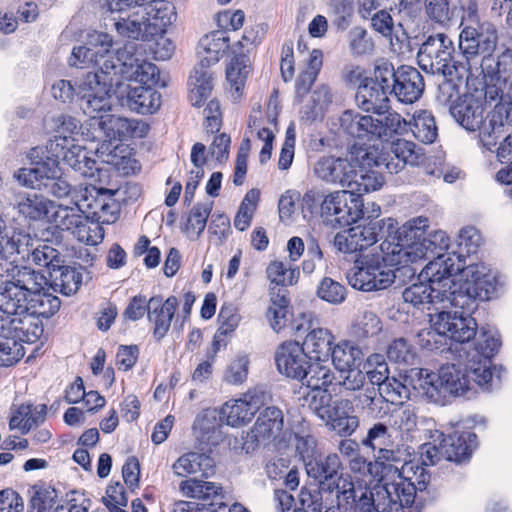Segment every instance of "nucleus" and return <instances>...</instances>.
Here are the masks:
<instances>
[{
	"label": "nucleus",
	"instance_id": "60",
	"mask_svg": "<svg viewBox=\"0 0 512 512\" xmlns=\"http://www.w3.org/2000/svg\"><path fill=\"white\" fill-rule=\"evenodd\" d=\"M398 69L395 70L393 65L384 59L377 60L374 66L373 78L368 82L374 86L381 88L383 91L392 95V89L396 84Z\"/></svg>",
	"mask_w": 512,
	"mask_h": 512
},
{
	"label": "nucleus",
	"instance_id": "62",
	"mask_svg": "<svg viewBox=\"0 0 512 512\" xmlns=\"http://www.w3.org/2000/svg\"><path fill=\"white\" fill-rule=\"evenodd\" d=\"M381 329L379 317L374 312L367 310L360 312L352 325V333L358 339L372 337Z\"/></svg>",
	"mask_w": 512,
	"mask_h": 512
},
{
	"label": "nucleus",
	"instance_id": "5",
	"mask_svg": "<svg viewBox=\"0 0 512 512\" xmlns=\"http://www.w3.org/2000/svg\"><path fill=\"white\" fill-rule=\"evenodd\" d=\"M385 238L379 246L380 252L361 255L354 261V266L347 274L348 283L361 291H377L390 287L395 280L394 271L388 266L406 267V263L391 261L383 250Z\"/></svg>",
	"mask_w": 512,
	"mask_h": 512
},
{
	"label": "nucleus",
	"instance_id": "57",
	"mask_svg": "<svg viewBox=\"0 0 512 512\" xmlns=\"http://www.w3.org/2000/svg\"><path fill=\"white\" fill-rule=\"evenodd\" d=\"M409 375L403 379L395 377L389 378L383 386H381L379 394L386 402L392 404H402L410 398L411 384H409Z\"/></svg>",
	"mask_w": 512,
	"mask_h": 512
},
{
	"label": "nucleus",
	"instance_id": "8",
	"mask_svg": "<svg viewBox=\"0 0 512 512\" xmlns=\"http://www.w3.org/2000/svg\"><path fill=\"white\" fill-rule=\"evenodd\" d=\"M136 44L128 43L115 51V55L107 57L101 64V69L106 74H114L115 77L123 76L128 80L140 83V86H162L160 73L157 66L151 62L140 60L135 55Z\"/></svg>",
	"mask_w": 512,
	"mask_h": 512
},
{
	"label": "nucleus",
	"instance_id": "2",
	"mask_svg": "<svg viewBox=\"0 0 512 512\" xmlns=\"http://www.w3.org/2000/svg\"><path fill=\"white\" fill-rule=\"evenodd\" d=\"M429 221L426 217H416L407 221L398 233V237H389L383 245V250L390 256L391 261L406 263L407 266L428 258L429 256L449 257L453 254H442L450 245V239L445 231L436 230L427 234Z\"/></svg>",
	"mask_w": 512,
	"mask_h": 512
},
{
	"label": "nucleus",
	"instance_id": "59",
	"mask_svg": "<svg viewBox=\"0 0 512 512\" xmlns=\"http://www.w3.org/2000/svg\"><path fill=\"white\" fill-rule=\"evenodd\" d=\"M321 67L322 53L319 50H313L310 54L307 69L298 76L295 83V92L298 98L303 97L310 90Z\"/></svg>",
	"mask_w": 512,
	"mask_h": 512
},
{
	"label": "nucleus",
	"instance_id": "61",
	"mask_svg": "<svg viewBox=\"0 0 512 512\" xmlns=\"http://www.w3.org/2000/svg\"><path fill=\"white\" fill-rule=\"evenodd\" d=\"M212 203H202L195 205L189 213L185 232L188 238L196 240L202 234L206 227L207 219L211 212Z\"/></svg>",
	"mask_w": 512,
	"mask_h": 512
},
{
	"label": "nucleus",
	"instance_id": "36",
	"mask_svg": "<svg viewBox=\"0 0 512 512\" xmlns=\"http://www.w3.org/2000/svg\"><path fill=\"white\" fill-rule=\"evenodd\" d=\"M41 150L39 148L31 149L28 157L31 160L34 167L31 168H20L14 173V178L24 187L31 189H43V182L45 181L47 174H49L50 163L48 159L46 161H35L39 158Z\"/></svg>",
	"mask_w": 512,
	"mask_h": 512
},
{
	"label": "nucleus",
	"instance_id": "48",
	"mask_svg": "<svg viewBox=\"0 0 512 512\" xmlns=\"http://www.w3.org/2000/svg\"><path fill=\"white\" fill-rule=\"evenodd\" d=\"M388 422V426L394 431L396 437L401 443L405 444L410 439L411 433L416 429L417 416L413 409L407 407L394 410Z\"/></svg>",
	"mask_w": 512,
	"mask_h": 512
},
{
	"label": "nucleus",
	"instance_id": "47",
	"mask_svg": "<svg viewBox=\"0 0 512 512\" xmlns=\"http://www.w3.org/2000/svg\"><path fill=\"white\" fill-rule=\"evenodd\" d=\"M287 436H289L287 438L289 441L293 437L295 450L304 462L312 459L316 449V439L311 435L309 424L306 421L301 420L292 424Z\"/></svg>",
	"mask_w": 512,
	"mask_h": 512
},
{
	"label": "nucleus",
	"instance_id": "13",
	"mask_svg": "<svg viewBox=\"0 0 512 512\" xmlns=\"http://www.w3.org/2000/svg\"><path fill=\"white\" fill-rule=\"evenodd\" d=\"M320 216L332 228L349 226L364 216L363 200L350 190L331 192L321 202Z\"/></svg>",
	"mask_w": 512,
	"mask_h": 512
},
{
	"label": "nucleus",
	"instance_id": "27",
	"mask_svg": "<svg viewBox=\"0 0 512 512\" xmlns=\"http://www.w3.org/2000/svg\"><path fill=\"white\" fill-rule=\"evenodd\" d=\"M409 384L422 397L428 401L444 405L447 393L440 386V373L428 369H412L409 374Z\"/></svg>",
	"mask_w": 512,
	"mask_h": 512
},
{
	"label": "nucleus",
	"instance_id": "18",
	"mask_svg": "<svg viewBox=\"0 0 512 512\" xmlns=\"http://www.w3.org/2000/svg\"><path fill=\"white\" fill-rule=\"evenodd\" d=\"M49 161H56L59 165L60 161L79 172L83 176H92V169L95 164L86 156L84 148L76 143L75 138L67 136H54L47 146Z\"/></svg>",
	"mask_w": 512,
	"mask_h": 512
},
{
	"label": "nucleus",
	"instance_id": "24",
	"mask_svg": "<svg viewBox=\"0 0 512 512\" xmlns=\"http://www.w3.org/2000/svg\"><path fill=\"white\" fill-rule=\"evenodd\" d=\"M313 171L318 179L328 184H339L348 189L355 177V168L347 158L341 157H321L315 163Z\"/></svg>",
	"mask_w": 512,
	"mask_h": 512
},
{
	"label": "nucleus",
	"instance_id": "37",
	"mask_svg": "<svg viewBox=\"0 0 512 512\" xmlns=\"http://www.w3.org/2000/svg\"><path fill=\"white\" fill-rule=\"evenodd\" d=\"M97 196L90 195L89 197H85L82 201H85V210L84 213L87 217L92 219L93 223L100 224H111L114 223L118 216V209L115 201L111 199H106L104 197L105 193L97 191Z\"/></svg>",
	"mask_w": 512,
	"mask_h": 512
},
{
	"label": "nucleus",
	"instance_id": "4",
	"mask_svg": "<svg viewBox=\"0 0 512 512\" xmlns=\"http://www.w3.org/2000/svg\"><path fill=\"white\" fill-rule=\"evenodd\" d=\"M440 386L447 396H461L475 386L489 391L500 383V368L492 366L487 359L469 358L465 364L448 363L439 368Z\"/></svg>",
	"mask_w": 512,
	"mask_h": 512
},
{
	"label": "nucleus",
	"instance_id": "33",
	"mask_svg": "<svg viewBox=\"0 0 512 512\" xmlns=\"http://www.w3.org/2000/svg\"><path fill=\"white\" fill-rule=\"evenodd\" d=\"M51 222L60 230L72 232L77 224L84 221L85 201L71 198L69 203L55 204L52 208Z\"/></svg>",
	"mask_w": 512,
	"mask_h": 512
},
{
	"label": "nucleus",
	"instance_id": "43",
	"mask_svg": "<svg viewBox=\"0 0 512 512\" xmlns=\"http://www.w3.org/2000/svg\"><path fill=\"white\" fill-rule=\"evenodd\" d=\"M340 127L344 132L355 138H374V118L358 112L347 110L342 113Z\"/></svg>",
	"mask_w": 512,
	"mask_h": 512
},
{
	"label": "nucleus",
	"instance_id": "54",
	"mask_svg": "<svg viewBox=\"0 0 512 512\" xmlns=\"http://www.w3.org/2000/svg\"><path fill=\"white\" fill-rule=\"evenodd\" d=\"M220 489L214 482L197 478H189L179 484V491L183 497L197 500H209L218 495Z\"/></svg>",
	"mask_w": 512,
	"mask_h": 512
},
{
	"label": "nucleus",
	"instance_id": "58",
	"mask_svg": "<svg viewBox=\"0 0 512 512\" xmlns=\"http://www.w3.org/2000/svg\"><path fill=\"white\" fill-rule=\"evenodd\" d=\"M30 495L28 512H58L57 493L54 489L35 485L31 488Z\"/></svg>",
	"mask_w": 512,
	"mask_h": 512
},
{
	"label": "nucleus",
	"instance_id": "30",
	"mask_svg": "<svg viewBox=\"0 0 512 512\" xmlns=\"http://www.w3.org/2000/svg\"><path fill=\"white\" fill-rule=\"evenodd\" d=\"M387 228V237H398L397 222L393 218L381 219L379 221H371L367 225H358L351 228L353 239L357 246L358 251H362L374 245L378 241V235L381 232L383 235L384 228Z\"/></svg>",
	"mask_w": 512,
	"mask_h": 512
},
{
	"label": "nucleus",
	"instance_id": "42",
	"mask_svg": "<svg viewBox=\"0 0 512 512\" xmlns=\"http://www.w3.org/2000/svg\"><path fill=\"white\" fill-rule=\"evenodd\" d=\"M330 358L335 369L343 371L361 366L364 352L357 344L348 340H342L334 345Z\"/></svg>",
	"mask_w": 512,
	"mask_h": 512
},
{
	"label": "nucleus",
	"instance_id": "40",
	"mask_svg": "<svg viewBox=\"0 0 512 512\" xmlns=\"http://www.w3.org/2000/svg\"><path fill=\"white\" fill-rule=\"evenodd\" d=\"M127 105L137 113H154L161 105V95L153 87H132L128 91Z\"/></svg>",
	"mask_w": 512,
	"mask_h": 512
},
{
	"label": "nucleus",
	"instance_id": "49",
	"mask_svg": "<svg viewBox=\"0 0 512 512\" xmlns=\"http://www.w3.org/2000/svg\"><path fill=\"white\" fill-rule=\"evenodd\" d=\"M211 74L206 69L195 68L189 77V99L192 105L202 106L211 94Z\"/></svg>",
	"mask_w": 512,
	"mask_h": 512
},
{
	"label": "nucleus",
	"instance_id": "9",
	"mask_svg": "<svg viewBox=\"0 0 512 512\" xmlns=\"http://www.w3.org/2000/svg\"><path fill=\"white\" fill-rule=\"evenodd\" d=\"M289 430L284 429V414L281 409L269 406L260 411L255 423L246 433L243 449L247 453L263 447L283 449L286 447Z\"/></svg>",
	"mask_w": 512,
	"mask_h": 512
},
{
	"label": "nucleus",
	"instance_id": "31",
	"mask_svg": "<svg viewBox=\"0 0 512 512\" xmlns=\"http://www.w3.org/2000/svg\"><path fill=\"white\" fill-rule=\"evenodd\" d=\"M335 336L327 328H314L308 332L303 344L309 359L317 362H327L334 347Z\"/></svg>",
	"mask_w": 512,
	"mask_h": 512
},
{
	"label": "nucleus",
	"instance_id": "46",
	"mask_svg": "<svg viewBox=\"0 0 512 512\" xmlns=\"http://www.w3.org/2000/svg\"><path fill=\"white\" fill-rule=\"evenodd\" d=\"M53 207V201L36 193L20 196L17 202L18 212L31 220L45 219Z\"/></svg>",
	"mask_w": 512,
	"mask_h": 512
},
{
	"label": "nucleus",
	"instance_id": "52",
	"mask_svg": "<svg viewBox=\"0 0 512 512\" xmlns=\"http://www.w3.org/2000/svg\"><path fill=\"white\" fill-rule=\"evenodd\" d=\"M226 41L217 35L203 37L197 46L200 68L206 69L219 61L221 53L226 49Z\"/></svg>",
	"mask_w": 512,
	"mask_h": 512
},
{
	"label": "nucleus",
	"instance_id": "12",
	"mask_svg": "<svg viewBox=\"0 0 512 512\" xmlns=\"http://www.w3.org/2000/svg\"><path fill=\"white\" fill-rule=\"evenodd\" d=\"M114 74L100 76L98 72H89L78 84L77 96L80 108L91 118L100 113H106L112 108V87L118 84Z\"/></svg>",
	"mask_w": 512,
	"mask_h": 512
},
{
	"label": "nucleus",
	"instance_id": "16",
	"mask_svg": "<svg viewBox=\"0 0 512 512\" xmlns=\"http://www.w3.org/2000/svg\"><path fill=\"white\" fill-rule=\"evenodd\" d=\"M268 400V393L260 387H255L243 394L241 398L223 404L220 419L231 427H240L250 422Z\"/></svg>",
	"mask_w": 512,
	"mask_h": 512
},
{
	"label": "nucleus",
	"instance_id": "64",
	"mask_svg": "<svg viewBox=\"0 0 512 512\" xmlns=\"http://www.w3.org/2000/svg\"><path fill=\"white\" fill-rule=\"evenodd\" d=\"M43 189L56 198H65L71 193V185L61 177V169L56 161H51L49 174L43 182Z\"/></svg>",
	"mask_w": 512,
	"mask_h": 512
},
{
	"label": "nucleus",
	"instance_id": "22",
	"mask_svg": "<svg viewBox=\"0 0 512 512\" xmlns=\"http://www.w3.org/2000/svg\"><path fill=\"white\" fill-rule=\"evenodd\" d=\"M497 43V33L493 28L478 31L474 27L466 26L459 35V49L465 61L470 66V60L480 53L491 54Z\"/></svg>",
	"mask_w": 512,
	"mask_h": 512
},
{
	"label": "nucleus",
	"instance_id": "41",
	"mask_svg": "<svg viewBox=\"0 0 512 512\" xmlns=\"http://www.w3.org/2000/svg\"><path fill=\"white\" fill-rule=\"evenodd\" d=\"M249 58L244 55L233 57L226 68V80L229 92L234 100H238L244 90L246 78L249 74Z\"/></svg>",
	"mask_w": 512,
	"mask_h": 512
},
{
	"label": "nucleus",
	"instance_id": "6",
	"mask_svg": "<svg viewBox=\"0 0 512 512\" xmlns=\"http://www.w3.org/2000/svg\"><path fill=\"white\" fill-rule=\"evenodd\" d=\"M401 469L392 464H383L381 476L377 482L376 495L379 505H386L388 512H403L404 507L411 506L416 496V485L411 477L414 463L402 461Z\"/></svg>",
	"mask_w": 512,
	"mask_h": 512
},
{
	"label": "nucleus",
	"instance_id": "38",
	"mask_svg": "<svg viewBox=\"0 0 512 512\" xmlns=\"http://www.w3.org/2000/svg\"><path fill=\"white\" fill-rule=\"evenodd\" d=\"M46 420V405L33 406L22 404L13 413L10 421V429H17L22 434H27L31 429L44 423Z\"/></svg>",
	"mask_w": 512,
	"mask_h": 512
},
{
	"label": "nucleus",
	"instance_id": "56",
	"mask_svg": "<svg viewBox=\"0 0 512 512\" xmlns=\"http://www.w3.org/2000/svg\"><path fill=\"white\" fill-rule=\"evenodd\" d=\"M427 16L439 24H447L462 6L461 0H424Z\"/></svg>",
	"mask_w": 512,
	"mask_h": 512
},
{
	"label": "nucleus",
	"instance_id": "44",
	"mask_svg": "<svg viewBox=\"0 0 512 512\" xmlns=\"http://www.w3.org/2000/svg\"><path fill=\"white\" fill-rule=\"evenodd\" d=\"M387 114L374 118V138L379 139L382 144L390 142L389 139L395 134H403L410 128V122H407L397 112H386Z\"/></svg>",
	"mask_w": 512,
	"mask_h": 512
},
{
	"label": "nucleus",
	"instance_id": "1",
	"mask_svg": "<svg viewBox=\"0 0 512 512\" xmlns=\"http://www.w3.org/2000/svg\"><path fill=\"white\" fill-rule=\"evenodd\" d=\"M481 265L464 267L456 256L438 257L421 271L423 281L404 289L403 300L413 306L440 305L471 311L476 300H489L492 284Z\"/></svg>",
	"mask_w": 512,
	"mask_h": 512
},
{
	"label": "nucleus",
	"instance_id": "55",
	"mask_svg": "<svg viewBox=\"0 0 512 512\" xmlns=\"http://www.w3.org/2000/svg\"><path fill=\"white\" fill-rule=\"evenodd\" d=\"M340 467L341 461L337 454H329L319 461L311 459L306 462L308 476L320 481L336 477Z\"/></svg>",
	"mask_w": 512,
	"mask_h": 512
},
{
	"label": "nucleus",
	"instance_id": "35",
	"mask_svg": "<svg viewBox=\"0 0 512 512\" xmlns=\"http://www.w3.org/2000/svg\"><path fill=\"white\" fill-rule=\"evenodd\" d=\"M476 435L470 431L454 432L443 439L444 459L454 462L467 460L476 448Z\"/></svg>",
	"mask_w": 512,
	"mask_h": 512
},
{
	"label": "nucleus",
	"instance_id": "26",
	"mask_svg": "<svg viewBox=\"0 0 512 512\" xmlns=\"http://www.w3.org/2000/svg\"><path fill=\"white\" fill-rule=\"evenodd\" d=\"M178 306L177 298L168 297L164 302L160 296L148 300V319L153 324V334L157 340L168 333Z\"/></svg>",
	"mask_w": 512,
	"mask_h": 512
},
{
	"label": "nucleus",
	"instance_id": "28",
	"mask_svg": "<svg viewBox=\"0 0 512 512\" xmlns=\"http://www.w3.org/2000/svg\"><path fill=\"white\" fill-rule=\"evenodd\" d=\"M424 87V79L416 68L401 66L398 68V76L394 89H392V95L398 101L409 104L421 97Z\"/></svg>",
	"mask_w": 512,
	"mask_h": 512
},
{
	"label": "nucleus",
	"instance_id": "25",
	"mask_svg": "<svg viewBox=\"0 0 512 512\" xmlns=\"http://www.w3.org/2000/svg\"><path fill=\"white\" fill-rule=\"evenodd\" d=\"M44 329L42 322L38 317L28 311L21 316L12 317V319H0V334L12 336L19 343H35L43 335Z\"/></svg>",
	"mask_w": 512,
	"mask_h": 512
},
{
	"label": "nucleus",
	"instance_id": "50",
	"mask_svg": "<svg viewBox=\"0 0 512 512\" xmlns=\"http://www.w3.org/2000/svg\"><path fill=\"white\" fill-rule=\"evenodd\" d=\"M50 286L40 290L28 297V312L35 315L49 318L60 308V300L57 296L49 292Z\"/></svg>",
	"mask_w": 512,
	"mask_h": 512
},
{
	"label": "nucleus",
	"instance_id": "10",
	"mask_svg": "<svg viewBox=\"0 0 512 512\" xmlns=\"http://www.w3.org/2000/svg\"><path fill=\"white\" fill-rule=\"evenodd\" d=\"M86 138L90 141L112 142L126 138H143L149 125L137 119H128L112 114L94 116L86 123Z\"/></svg>",
	"mask_w": 512,
	"mask_h": 512
},
{
	"label": "nucleus",
	"instance_id": "7",
	"mask_svg": "<svg viewBox=\"0 0 512 512\" xmlns=\"http://www.w3.org/2000/svg\"><path fill=\"white\" fill-rule=\"evenodd\" d=\"M453 41L444 33L429 36L417 53V61L422 70L431 74L451 75L461 80L469 75L467 62L452 61Z\"/></svg>",
	"mask_w": 512,
	"mask_h": 512
},
{
	"label": "nucleus",
	"instance_id": "29",
	"mask_svg": "<svg viewBox=\"0 0 512 512\" xmlns=\"http://www.w3.org/2000/svg\"><path fill=\"white\" fill-rule=\"evenodd\" d=\"M298 497L302 508L294 512H340L332 492L316 484L303 486Z\"/></svg>",
	"mask_w": 512,
	"mask_h": 512
},
{
	"label": "nucleus",
	"instance_id": "11",
	"mask_svg": "<svg viewBox=\"0 0 512 512\" xmlns=\"http://www.w3.org/2000/svg\"><path fill=\"white\" fill-rule=\"evenodd\" d=\"M482 145L489 151L496 148L500 162L512 158V107L499 106L488 115V123L479 133Z\"/></svg>",
	"mask_w": 512,
	"mask_h": 512
},
{
	"label": "nucleus",
	"instance_id": "19",
	"mask_svg": "<svg viewBox=\"0 0 512 512\" xmlns=\"http://www.w3.org/2000/svg\"><path fill=\"white\" fill-rule=\"evenodd\" d=\"M485 94L481 90H472L467 83V91L450 106L453 118L469 131L479 130L488 123L483 121Z\"/></svg>",
	"mask_w": 512,
	"mask_h": 512
},
{
	"label": "nucleus",
	"instance_id": "15",
	"mask_svg": "<svg viewBox=\"0 0 512 512\" xmlns=\"http://www.w3.org/2000/svg\"><path fill=\"white\" fill-rule=\"evenodd\" d=\"M441 308L440 311L429 314L430 326L438 336L449 338L455 342L464 343L476 335L477 324L474 318L465 316L458 311Z\"/></svg>",
	"mask_w": 512,
	"mask_h": 512
},
{
	"label": "nucleus",
	"instance_id": "53",
	"mask_svg": "<svg viewBox=\"0 0 512 512\" xmlns=\"http://www.w3.org/2000/svg\"><path fill=\"white\" fill-rule=\"evenodd\" d=\"M50 277L53 281V286L60 289L64 295H72L76 293L82 283V274L75 268L70 266H62L53 268L50 271Z\"/></svg>",
	"mask_w": 512,
	"mask_h": 512
},
{
	"label": "nucleus",
	"instance_id": "39",
	"mask_svg": "<svg viewBox=\"0 0 512 512\" xmlns=\"http://www.w3.org/2000/svg\"><path fill=\"white\" fill-rule=\"evenodd\" d=\"M214 461L205 454L189 452L179 457L172 465L175 475L185 477L189 474L201 473L208 477L212 473Z\"/></svg>",
	"mask_w": 512,
	"mask_h": 512
},
{
	"label": "nucleus",
	"instance_id": "14",
	"mask_svg": "<svg viewBox=\"0 0 512 512\" xmlns=\"http://www.w3.org/2000/svg\"><path fill=\"white\" fill-rule=\"evenodd\" d=\"M364 447L377 452V463L405 461L410 456L409 446L401 443L394 431L384 423H375L361 441Z\"/></svg>",
	"mask_w": 512,
	"mask_h": 512
},
{
	"label": "nucleus",
	"instance_id": "17",
	"mask_svg": "<svg viewBox=\"0 0 512 512\" xmlns=\"http://www.w3.org/2000/svg\"><path fill=\"white\" fill-rule=\"evenodd\" d=\"M112 37L105 32L93 31L87 36L86 45L75 47L69 58L70 66L76 68L95 67L100 76H103L101 64L115 51H110Z\"/></svg>",
	"mask_w": 512,
	"mask_h": 512
},
{
	"label": "nucleus",
	"instance_id": "23",
	"mask_svg": "<svg viewBox=\"0 0 512 512\" xmlns=\"http://www.w3.org/2000/svg\"><path fill=\"white\" fill-rule=\"evenodd\" d=\"M321 420L330 430L345 437L351 436L360 424L359 417L354 414L352 401L346 398L333 401Z\"/></svg>",
	"mask_w": 512,
	"mask_h": 512
},
{
	"label": "nucleus",
	"instance_id": "21",
	"mask_svg": "<svg viewBox=\"0 0 512 512\" xmlns=\"http://www.w3.org/2000/svg\"><path fill=\"white\" fill-rule=\"evenodd\" d=\"M308 358L305 348L297 341H286L275 351L278 371L297 380H303V377L307 376Z\"/></svg>",
	"mask_w": 512,
	"mask_h": 512
},
{
	"label": "nucleus",
	"instance_id": "45",
	"mask_svg": "<svg viewBox=\"0 0 512 512\" xmlns=\"http://www.w3.org/2000/svg\"><path fill=\"white\" fill-rule=\"evenodd\" d=\"M11 281L21 288L27 298L48 286V281L42 273L27 266L16 265L12 271Z\"/></svg>",
	"mask_w": 512,
	"mask_h": 512
},
{
	"label": "nucleus",
	"instance_id": "34",
	"mask_svg": "<svg viewBox=\"0 0 512 512\" xmlns=\"http://www.w3.org/2000/svg\"><path fill=\"white\" fill-rule=\"evenodd\" d=\"M389 94L368 82L366 79L359 85L355 101L359 108L366 112H373L378 115L386 114L389 109Z\"/></svg>",
	"mask_w": 512,
	"mask_h": 512
},
{
	"label": "nucleus",
	"instance_id": "32",
	"mask_svg": "<svg viewBox=\"0 0 512 512\" xmlns=\"http://www.w3.org/2000/svg\"><path fill=\"white\" fill-rule=\"evenodd\" d=\"M28 311V298L11 280L0 285V319L8 320Z\"/></svg>",
	"mask_w": 512,
	"mask_h": 512
},
{
	"label": "nucleus",
	"instance_id": "3",
	"mask_svg": "<svg viewBox=\"0 0 512 512\" xmlns=\"http://www.w3.org/2000/svg\"><path fill=\"white\" fill-rule=\"evenodd\" d=\"M114 27L122 37L149 40L162 34L171 23V11L162 0H117L110 4Z\"/></svg>",
	"mask_w": 512,
	"mask_h": 512
},
{
	"label": "nucleus",
	"instance_id": "20",
	"mask_svg": "<svg viewBox=\"0 0 512 512\" xmlns=\"http://www.w3.org/2000/svg\"><path fill=\"white\" fill-rule=\"evenodd\" d=\"M422 157L421 148L414 142L398 138L391 142H386V144H382L380 165H383L389 173L396 174L406 165H418Z\"/></svg>",
	"mask_w": 512,
	"mask_h": 512
},
{
	"label": "nucleus",
	"instance_id": "63",
	"mask_svg": "<svg viewBox=\"0 0 512 512\" xmlns=\"http://www.w3.org/2000/svg\"><path fill=\"white\" fill-rule=\"evenodd\" d=\"M383 184L382 178L378 177L374 172L369 170L358 171L355 169V177L349 186L353 196L360 198L361 195L376 191Z\"/></svg>",
	"mask_w": 512,
	"mask_h": 512
},
{
	"label": "nucleus",
	"instance_id": "51",
	"mask_svg": "<svg viewBox=\"0 0 512 512\" xmlns=\"http://www.w3.org/2000/svg\"><path fill=\"white\" fill-rule=\"evenodd\" d=\"M415 138L425 144H430L437 138V126L434 116L427 110H417L413 114V122L409 128Z\"/></svg>",
	"mask_w": 512,
	"mask_h": 512
}]
</instances>
